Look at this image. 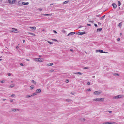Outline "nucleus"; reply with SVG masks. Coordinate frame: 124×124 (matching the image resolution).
Returning <instances> with one entry per match:
<instances>
[{
	"instance_id": "nucleus-1",
	"label": "nucleus",
	"mask_w": 124,
	"mask_h": 124,
	"mask_svg": "<svg viewBox=\"0 0 124 124\" xmlns=\"http://www.w3.org/2000/svg\"><path fill=\"white\" fill-rule=\"evenodd\" d=\"M102 92L101 91H96L94 92L93 94L95 95H99Z\"/></svg>"
},
{
	"instance_id": "nucleus-2",
	"label": "nucleus",
	"mask_w": 124,
	"mask_h": 124,
	"mask_svg": "<svg viewBox=\"0 0 124 124\" xmlns=\"http://www.w3.org/2000/svg\"><path fill=\"white\" fill-rule=\"evenodd\" d=\"M104 100V98H97L96 99H93V101H103Z\"/></svg>"
},
{
	"instance_id": "nucleus-3",
	"label": "nucleus",
	"mask_w": 124,
	"mask_h": 124,
	"mask_svg": "<svg viewBox=\"0 0 124 124\" xmlns=\"http://www.w3.org/2000/svg\"><path fill=\"white\" fill-rule=\"evenodd\" d=\"M10 31L12 32H13L17 33L18 31L15 28H12V30H11Z\"/></svg>"
},
{
	"instance_id": "nucleus-4",
	"label": "nucleus",
	"mask_w": 124,
	"mask_h": 124,
	"mask_svg": "<svg viewBox=\"0 0 124 124\" xmlns=\"http://www.w3.org/2000/svg\"><path fill=\"white\" fill-rule=\"evenodd\" d=\"M9 3L14 4L15 3L16 0H8Z\"/></svg>"
},
{
	"instance_id": "nucleus-5",
	"label": "nucleus",
	"mask_w": 124,
	"mask_h": 124,
	"mask_svg": "<svg viewBox=\"0 0 124 124\" xmlns=\"http://www.w3.org/2000/svg\"><path fill=\"white\" fill-rule=\"evenodd\" d=\"M122 96V95H119L115 96L114 98V99H118L121 98Z\"/></svg>"
},
{
	"instance_id": "nucleus-6",
	"label": "nucleus",
	"mask_w": 124,
	"mask_h": 124,
	"mask_svg": "<svg viewBox=\"0 0 124 124\" xmlns=\"http://www.w3.org/2000/svg\"><path fill=\"white\" fill-rule=\"evenodd\" d=\"M96 53L100 52L101 53H103V51L101 50H96Z\"/></svg>"
},
{
	"instance_id": "nucleus-7",
	"label": "nucleus",
	"mask_w": 124,
	"mask_h": 124,
	"mask_svg": "<svg viewBox=\"0 0 124 124\" xmlns=\"http://www.w3.org/2000/svg\"><path fill=\"white\" fill-rule=\"evenodd\" d=\"M19 109L17 108H13L12 109V111H17L19 110Z\"/></svg>"
},
{
	"instance_id": "nucleus-8",
	"label": "nucleus",
	"mask_w": 124,
	"mask_h": 124,
	"mask_svg": "<svg viewBox=\"0 0 124 124\" xmlns=\"http://www.w3.org/2000/svg\"><path fill=\"white\" fill-rule=\"evenodd\" d=\"M112 5L114 8H116L117 5L115 3H113L112 4Z\"/></svg>"
},
{
	"instance_id": "nucleus-9",
	"label": "nucleus",
	"mask_w": 124,
	"mask_h": 124,
	"mask_svg": "<svg viewBox=\"0 0 124 124\" xmlns=\"http://www.w3.org/2000/svg\"><path fill=\"white\" fill-rule=\"evenodd\" d=\"M75 34V32H71L70 33H69L67 35L68 36H69V35H73L74 34Z\"/></svg>"
},
{
	"instance_id": "nucleus-10",
	"label": "nucleus",
	"mask_w": 124,
	"mask_h": 124,
	"mask_svg": "<svg viewBox=\"0 0 124 124\" xmlns=\"http://www.w3.org/2000/svg\"><path fill=\"white\" fill-rule=\"evenodd\" d=\"M22 4L23 5H28L29 4V3L28 2H22Z\"/></svg>"
},
{
	"instance_id": "nucleus-11",
	"label": "nucleus",
	"mask_w": 124,
	"mask_h": 124,
	"mask_svg": "<svg viewBox=\"0 0 124 124\" xmlns=\"http://www.w3.org/2000/svg\"><path fill=\"white\" fill-rule=\"evenodd\" d=\"M30 27V28L33 30H35L36 29V27L35 26L34 27Z\"/></svg>"
},
{
	"instance_id": "nucleus-12",
	"label": "nucleus",
	"mask_w": 124,
	"mask_h": 124,
	"mask_svg": "<svg viewBox=\"0 0 124 124\" xmlns=\"http://www.w3.org/2000/svg\"><path fill=\"white\" fill-rule=\"evenodd\" d=\"M41 89H37L36 90L37 93H40L41 92Z\"/></svg>"
},
{
	"instance_id": "nucleus-13",
	"label": "nucleus",
	"mask_w": 124,
	"mask_h": 124,
	"mask_svg": "<svg viewBox=\"0 0 124 124\" xmlns=\"http://www.w3.org/2000/svg\"><path fill=\"white\" fill-rule=\"evenodd\" d=\"M33 96V95H27L26 96V98H28L29 97H32Z\"/></svg>"
},
{
	"instance_id": "nucleus-14",
	"label": "nucleus",
	"mask_w": 124,
	"mask_h": 124,
	"mask_svg": "<svg viewBox=\"0 0 124 124\" xmlns=\"http://www.w3.org/2000/svg\"><path fill=\"white\" fill-rule=\"evenodd\" d=\"M78 35H83L85 33V32H78Z\"/></svg>"
},
{
	"instance_id": "nucleus-15",
	"label": "nucleus",
	"mask_w": 124,
	"mask_h": 124,
	"mask_svg": "<svg viewBox=\"0 0 124 124\" xmlns=\"http://www.w3.org/2000/svg\"><path fill=\"white\" fill-rule=\"evenodd\" d=\"M73 74H78L79 75H82L83 73L80 72H76V73H74Z\"/></svg>"
},
{
	"instance_id": "nucleus-16",
	"label": "nucleus",
	"mask_w": 124,
	"mask_h": 124,
	"mask_svg": "<svg viewBox=\"0 0 124 124\" xmlns=\"http://www.w3.org/2000/svg\"><path fill=\"white\" fill-rule=\"evenodd\" d=\"M102 30V29L101 28H98L97 29V31H101Z\"/></svg>"
},
{
	"instance_id": "nucleus-17",
	"label": "nucleus",
	"mask_w": 124,
	"mask_h": 124,
	"mask_svg": "<svg viewBox=\"0 0 124 124\" xmlns=\"http://www.w3.org/2000/svg\"><path fill=\"white\" fill-rule=\"evenodd\" d=\"M61 31L64 33H66V31L64 29H63Z\"/></svg>"
},
{
	"instance_id": "nucleus-18",
	"label": "nucleus",
	"mask_w": 124,
	"mask_h": 124,
	"mask_svg": "<svg viewBox=\"0 0 124 124\" xmlns=\"http://www.w3.org/2000/svg\"><path fill=\"white\" fill-rule=\"evenodd\" d=\"M105 15H104L103 16L101 17L100 18V20H102L105 17Z\"/></svg>"
},
{
	"instance_id": "nucleus-19",
	"label": "nucleus",
	"mask_w": 124,
	"mask_h": 124,
	"mask_svg": "<svg viewBox=\"0 0 124 124\" xmlns=\"http://www.w3.org/2000/svg\"><path fill=\"white\" fill-rule=\"evenodd\" d=\"M69 2V1H64V2L63 3V4H67Z\"/></svg>"
},
{
	"instance_id": "nucleus-20",
	"label": "nucleus",
	"mask_w": 124,
	"mask_h": 124,
	"mask_svg": "<svg viewBox=\"0 0 124 124\" xmlns=\"http://www.w3.org/2000/svg\"><path fill=\"white\" fill-rule=\"evenodd\" d=\"M34 86L33 85H31L30 86V87L31 88V89L32 90L34 88Z\"/></svg>"
},
{
	"instance_id": "nucleus-21",
	"label": "nucleus",
	"mask_w": 124,
	"mask_h": 124,
	"mask_svg": "<svg viewBox=\"0 0 124 124\" xmlns=\"http://www.w3.org/2000/svg\"><path fill=\"white\" fill-rule=\"evenodd\" d=\"M34 60L36 61H39V58H36L34 59Z\"/></svg>"
},
{
	"instance_id": "nucleus-22",
	"label": "nucleus",
	"mask_w": 124,
	"mask_h": 124,
	"mask_svg": "<svg viewBox=\"0 0 124 124\" xmlns=\"http://www.w3.org/2000/svg\"><path fill=\"white\" fill-rule=\"evenodd\" d=\"M43 15L45 16H51L52 14H44Z\"/></svg>"
},
{
	"instance_id": "nucleus-23",
	"label": "nucleus",
	"mask_w": 124,
	"mask_h": 124,
	"mask_svg": "<svg viewBox=\"0 0 124 124\" xmlns=\"http://www.w3.org/2000/svg\"><path fill=\"white\" fill-rule=\"evenodd\" d=\"M32 82L34 84H36V82L34 80H32Z\"/></svg>"
},
{
	"instance_id": "nucleus-24",
	"label": "nucleus",
	"mask_w": 124,
	"mask_h": 124,
	"mask_svg": "<svg viewBox=\"0 0 124 124\" xmlns=\"http://www.w3.org/2000/svg\"><path fill=\"white\" fill-rule=\"evenodd\" d=\"M53 65V63H50L48 64V66H51Z\"/></svg>"
},
{
	"instance_id": "nucleus-25",
	"label": "nucleus",
	"mask_w": 124,
	"mask_h": 124,
	"mask_svg": "<svg viewBox=\"0 0 124 124\" xmlns=\"http://www.w3.org/2000/svg\"><path fill=\"white\" fill-rule=\"evenodd\" d=\"M115 76H119V74L118 73H115L113 74Z\"/></svg>"
},
{
	"instance_id": "nucleus-26",
	"label": "nucleus",
	"mask_w": 124,
	"mask_h": 124,
	"mask_svg": "<svg viewBox=\"0 0 124 124\" xmlns=\"http://www.w3.org/2000/svg\"><path fill=\"white\" fill-rule=\"evenodd\" d=\"M116 123L114 122H109V124H115Z\"/></svg>"
},
{
	"instance_id": "nucleus-27",
	"label": "nucleus",
	"mask_w": 124,
	"mask_h": 124,
	"mask_svg": "<svg viewBox=\"0 0 124 124\" xmlns=\"http://www.w3.org/2000/svg\"><path fill=\"white\" fill-rule=\"evenodd\" d=\"M37 92L34 93H33V95H33V96L36 95L37 94Z\"/></svg>"
},
{
	"instance_id": "nucleus-28",
	"label": "nucleus",
	"mask_w": 124,
	"mask_h": 124,
	"mask_svg": "<svg viewBox=\"0 0 124 124\" xmlns=\"http://www.w3.org/2000/svg\"><path fill=\"white\" fill-rule=\"evenodd\" d=\"M66 101H71V100L70 99H66Z\"/></svg>"
},
{
	"instance_id": "nucleus-29",
	"label": "nucleus",
	"mask_w": 124,
	"mask_h": 124,
	"mask_svg": "<svg viewBox=\"0 0 124 124\" xmlns=\"http://www.w3.org/2000/svg\"><path fill=\"white\" fill-rule=\"evenodd\" d=\"M109 124V122H104L103 123V124Z\"/></svg>"
},
{
	"instance_id": "nucleus-30",
	"label": "nucleus",
	"mask_w": 124,
	"mask_h": 124,
	"mask_svg": "<svg viewBox=\"0 0 124 124\" xmlns=\"http://www.w3.org/2000/svg\"><path fill=\"white\" fill-rule=\"evenodd\" d=\"M14 85H11L10 86V88H12L13 87H14Z\"/></svg>"
},
{
	"instance_id": "nucleus-31",
	"label": "nucleus",
	"mask_w": 124,
	"mask_h": 124,
	"mask_svg": "<svg viewBox=\"0 0 124 124\" xmlns=\"http://www.w3.org/2000/svg\"><path fill=\"white\" fill-rule=\"evenodd\" d=\"M118 6H120L121 5V2H120L119 1H118Z\"/></svg>"
},
{
	"instance_id": "nucleus-32",
	"label": "nucleus",
	"mask_w": 124,
	"mask_h": 124,
	"mask_svg": "<svg viewBox=\"0 0 124 124\" xmlns=\"http://www.w3.org/2000/svg\"><path fill=\"white\" fill-rule=\"evenodd\" d=\"M118 26L119 27H121V23H120L118 24Z\"/></svg>"
},
{
	"instance_id": "nucleus-33",
	"label": "nucleus",
	"mask_w": 124,
	"mask_h": 124,
	"mask_svg": "<svg viewBox=\"0 0 124 124\" xmlns=\"http://www.w3.org/2000/svg\"><path fill=\"white\" fill-rule=\"evenodd\" d=\"M69 82V80L68 79H67L66 81V82L68 83Z\"/></svg>"
},
{
	"instance_id": "nucleus-34",
	"label": "nucleus",
	"mask_w": 124,
	"mask_h": 124,
	"mask_svg": "<svg viewBox=\"0 0 124 124\" xmlns=\"http://www.w3.org/2000/svg\"><path fill=\"white\" fill-rule=\"evenodd\" d=\"M48 42L50 44H53V43L52 42H50L48 41Z\"/></svg>"
},
{
	"instance_id": "nucleus-35",
	"label": "nucleus",
	"mask_w": 124,
	"mask_h": 124,
	"mask_svg": "<svg viewBox=\"0 0 124 124\" xmlns=\"http://www.w3.org/2000/svg\"><path fill=\"white\" fill-rule=\"evenodd\" d=\"M38 9L39 11H42V9L41 8H38Z\"/></svg>"
},
{
	"instance_id": "nucleus-36",
	"label": "nucleus",
	"mask_w": 124,
	"mask_h": 124,
	"mask_svg": "<svg viewBox=\"0 0 124 124\" xmlns=\"http://www.w3.org/2000/svg\"><path fill=\"white\" fill-rule=\"evenodd\" d=\"M30 34L32 35H34V36L35 35V34L33 33H31Z\"/></svg>"
},
{
	"instance_id": "nucleus-37",
	"label": "nucleus",
	"mask_w": 124,
	"mask_h": 124,
	"mask_svg": "<svg viewBox=\"0 0 124 124\" xmlns=\"http://www.w3.org/2000/svg\"><path fill=\"white\" fill-rule=\"evenodd\" d=\"M91 89L90 88H89L87 90L88 91H91Z\"/></svg>"
},
{
	"instance_id": "nucleus-38",
	"label": "nucleus",
	"mask_w": 124,
	"mask_h": 124,
	"mask_svg": "<svg viewBox=\"0 0 124 124\" xmlns=\"http://www.w3.org/2000/svg\"><path fill=\"white\" fill-rule=\"evenodd\" d=\"M54 41H57L56 39H52Z\"/></svg>"
},
{
	"instance_id": "nucleus-39",
	"label": "nucleus",
	"mask_w": 124,
	"mask_h": 124,
	"mask_svg": "<svg viewBox=\"0 0 124 124\" xmlns=\"http://www.w3.org/2000/svg\"><path fill=\"white\" fill-rule=\"evenodd\" d=\"M84 69H88V68L87 67H85L84 68Z\"/></svg>"
},
{
	"instance_id": "nucleus-40",
	"label": "nucleus",
	"mask_w": 124,
	"mask_h": 124,
	"mask_svg": "<svg viewBox=\"0 0 124 124\" xmlns=\"http://www.w3.org/2000/svg\"><path fill=\"white\" fill-rule=\"evenodd\" d=\"M54 71V70H51L50 71L51 72H53Z\"/></svg>"
},
{
	"instance_id": "nucleus-41",
	"label": "nucleus",
	"mask_w": 124,
	"mask_h": 124,
	"mask_svg": "<svg viewBox=\"0 0 124 124\" xmlns=\"http://www.w3.org/2000/svg\"><path fill=\"white\" fill-rule=\"evenodd\" d=\"M15 94H12L11 96V97H14L15 96Z\"/></svg>"
},
{
	"instance_id": "nucleus-42",
	"label": "nucleus",
	"mask_w": 124,
	"mask_h": 124,
	"mask_svg": "<svg viewBox=\"0 0 124 124\" xmlns=\"http://www.w3.org/2000/svg\"><path fill=\"white\" fill-rule=\"evenodd\" d=\"M87 84L88 85H89L90 84V83L89 82H88L87 83Z\"/></svg>"
},
{
	"instance_id": "nucleus-43",
	"label": "nucleus",
	"mask_w": 124,
	"mask_h": 124,
	"mask_svg": "<svg viewBox=\"0 0 124 124\" xmlns=\"http://www.w3.org/2000/svg\"><path fill=\"white\" fill-rule=\"evenodd\" d=\"M53 31L55 33H57V32L55 30H54Z\"/></svg>"
},
{
	"instance_id": "nucleus-44",
	"label": "nucleus",
	"mask_w": 124,
	"mask_h": 124,
	"mask_svg": "<svg viewBox=\"0 0 124 124\" xmlns=\"http://www.w3.org/2000/svg\"><path fill=\"white\" fill-rule=\"evenodd\" d=\"M94 26L96 27H97V25L96 24H94Z\"/></svg>"
},
{
	"instance_id": "nucleus-45",
	"label": "nucleus",
	"mask_w": 124,
	"mask_h": 124,
	"mask_svg": "<svg viewBox=\"0 0 124 124\" xmlns=\"http://www.w3.org/2000/svg\"><path fill=\"white\" fill-rule=\"evenodd\" d=\"M8 76H10L11 75V74L10 73H8Z\"/></svg>"
},
{
	"instance_id": "nucleus-46",
	"label": "nucleus",
	"mask_w": 124,
	"mask_h": 124,
	"mask_svg": "<svg viewBox=\"0 0 124 124\" xmlns=\"http://www.w3.org/2000/svg\"><path fill=\"white\" fill-rule=\"evenodd\" d=\"M98 23L99 24H100V25H101V23L100 22H98Z\"/></svg>"
},
{
	"instance_id": "nucleus-47",
	"label": "nucleus",
	"mask_w": 124,
	"mask_h": 124,
	"mask_svg": "<svg viewBox=\"0 0 124 124\" xmlns=\"http://www.w3.org/2000/svg\"><path fill=\"white\" fill-rule=\"evenodd\" d=\"M0 82L1 83H3L4 82V81L3 80H2Z\"/></svg>"
},
{
	"instance_id": "nucleus-48",
	"label": "nucleus",
	"mask_w": 124,
	"mask_h": 124,
	"mask_svg": "<svg viewBox=\"0 0 124 124\" xmlns=\"http://www.w3.org/2000/svg\"><path fill=\"white\" fill-rule=\"evenodd\" d=\"M89 22H91V23H93L94 22L93 21H89Z\"/></svg>"
},
{
	"instance_id": "nucleus-49",
	"label": "nucleus",
	"mask_w": 124,
	"mask_h": 124,
	"mask_svg": "<svg viewBox=\"0 0 124 124\" xmlns=\"http://www.w3.org/2000/svg\"><path fill=\"white\" fill-rule=\"evenodd\" d=\"M87 24V25H88V26H91V25L90 24Z\"/></svg>"
},
{
	"instance_id": "nucleus-50",
	"label": "nucleus",
	"mask_w": 124,
	"mask_h": 124,
	"mask_svg": "<svg viewBox=\"0 0 124 124\" xmlns=\"http://www.w3.org/2000/svg\"><path fill=\"white\" fill-rule=\"evenodd\" d=\"M20 65L21 66H22L23 65V64L22 63H21L20 64Z\"/></svg>"
},
{
	"instance_id": "nucleus-51",
	"label": "nucleus",
	"mask_w": 124,
	"mask_h": 124,
	"mask_svg": "<svg viewBox=\"0 0 124 124\" xmlns=\"http://www.w3.org/2000/svg\"><path fill=\"white\" fill-rule=\"evenodd\" d=\"M10 102H12L13 101L12 100H10Z\"/></svg>"
},
{
	"instance_id": "nucleus-52",
	"label": "nucleus",
	"mask_w": 124,
	"mask_h": 124,
	"mask_svg": "<svg viewBox=\"0 0 124 124\" xmlns=\"http://www.w3.org/2000/svg\"><path fill=\"white\" fill-rule=\"evenodd\" d=\"M83 27V26H79V27L78 28H81L82 27Z\"/></svg>"
},
{
	"instance_id": "nucleus-53",
	"label": "nucleus",
	"mask_w": 124,
	"mask_h": 124,
	"mask_svg": "<svg viewBox=\"0 0 124 124\" xmlns=\"http://www.w3.org/2000/svg\"><path fill=\"white\" fill-rule=\"evenodd\" d=\"M100 15H96V16L97 17H98Z\"/></svg>"
},
{
	"instance_id": "nucleus-54",
	"label": "nucleus",
	"mask_w": 124,
	"mask_h": 124,
	"mask_svg": "<svg viewBox=\"0 0 124 124\" xmlns=\"http://www.w3.org/2000/svg\"><path fill=\"white\" fill-rule=\"evenodd\" d=\"M71 93L72 94H74V92H72Z\"/></svg>"
},
{
	"instance_id": "nucleus-55",
	"label": "nucleus",
	"mask_w": 124,
	"mask_h": 124,
	"mask_svg": "<svg viewBox=\"0 0 124 124\" xmlns=\"http://www.w3.org/2000/svg\"><path fill=\"white\" fill-rule=\"evenodd\" d=\"M39 62H42L43 61L42 60H39Z\"/></svg>"
},
{
	"instance_id": "nucleus-56",
	"label": "nucleus",
	"mask_w": 124,
	"mask_h": 124,
	"mask_svg": "<svg viewBox=\"0 0 124 124\" xmlns=\"http://www.w3.org/2000/svg\"><path fill=\"white\" fill-rule=\"evenodd\" d=\"M103 53H108V52H103Z\"/></svg>"
},
{
	"instance_id": "nucleus-57",
	"label": "nucleus",
	"mask_w": 124,
	"mask_h": 124,
	"mask_svg": "<svg viewBox=\"0 0 124 124\" xmlns=\"http://www.w3.org/2000/svg\"><path fill=\"white\" fill-rule=\"evenodd\" d=\"M16 48H18L19 47L18 46H16Z\"/></svg>"
},
{
	"instance_id": "nucleus-58",
	"label": "nucleus",
	"mask_w": 124,
	"mask_h": 124,
	"mask_svg": "<svg viewBox=\"0 0 124 124\" xmlns=\"http://www.w3.org/2000/svg\"><path fill=\"white\" fill-rule=\"evenodd\" d=\"M70 50L71 51H73V50H72V49H70Z\"/></svg>"
},
{
	"instance_id": "nucleus-59",
	"label": "nucleus",
	"mask_w": 124,
	"mask_h": 124,
	"mask_svg": "<svg viewBox=\"0 0 124 124\" xmlns=\"http://www.w3.org/2000/svg\"><path fill=\"white\" fill-rule=\"evenodd\" d=\"M20 1H19L18 2V3L20 5Z\"/></svg>"
},
{
	"instance_id": "nucleus-60",
	"label": "nucleus",
	"mask_w": 124,
	"mask_h": 124,
	"mask_svg": "<svg viewBox=\"0 0 124 124\" xmlns=\"http://www.w3.org/2000/svg\"><path fill=\"white\" fill-rule=\"evenodd\" d=\"M108 112L109 113H111L112 112V111H108Z\"/></svg>"
},
{
	"instance_id": "nucleus-61",
	"label": "nucleus",
	"mask_w": 124,
	"mask_h": 124,
	"mask_svg": "<svg viewBox=\"0 0 124 124\" xmlns=\"http://www.w3.org/2000/svg\"><path fill=\"white\" fill-rule=\"evenodd\" d=\"M120 39H117V41H120Z\"/></svg>"
},
{
	"instance_id": "nucleus-62",
	"label": "nucleus",
	"mask_w": 124,
	"mask_h": 124,
	"mask_svg": "<svg viewBox=\"0 0 124 124\" xmlns=\"http://www.w3.org/2000/svg\"><path fill=\"white\" fill-rule=\"evenodd\" d=\"M26 60L27 61H29V59H26Z\"/></svg>"
},
{
	"instance_id": "nucleus-63",
	"label": "nucleus",
	"mask_w": 124,
	"mask_h": 124,
	"mask_svg": "<svg viewBox=\"0 0 124 124\" xmlns=\"http://www.w3.org/2000/svg\"><path fill=\"white\" fill-rule=\"evenodd\" d=\"M23 42L24 43V42H25V40H23Z\"/></svg>"
},
{
	"instance_id": "nucleus-64",
	"label": "nucleus",
	"mask_w": 124,
	"mask_h": 124,
	"mask_svg": "<svg viewBox=\"0 0 124 124\" xmlns=\"http://www.w3.org/2000/svg\"><path fill=\"white\" fill-rule=\"evenodd\" d=\"M3 100L4 101L6 100V99H3Z\"/></svg>"
}]
</instances>
